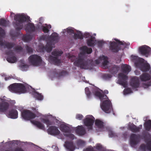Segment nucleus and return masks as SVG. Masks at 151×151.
<instances>
[{"instance_id":"obj_16","label":"nucleus","mask_w":151,"mask_h":151,"mask_svg":"<svg viewBox=\"0 0 151 151\" xmlns=\"http://www.w3.org/2000/svg\"><path fill=\"white\" fill-rule=\"evenodd\" d=\"M9 106V103L4 100L0 103V112L5 113L8 110Z\"/></svg>"},{"instance_id":"obj_46","label":"nucleus","mask_w":151,"mask_h":151,"mask_svg":"<svg viewBox=\"0 0 151 151\" xmlns=\"http://www.w3.org/2000/svg\"><path fill=\"white\" fill-rule=\"evenodd\" d=\"M102 58L104 60L102 63L103 65L105 66L106 65L109 63L108 61L107 60V57L105 56H103Z\"/></svg>"},{"instance_id":"obj_23","label":"nucleus","mask_w":151,"mask_h":151,"mask_svg":"<svg viewBox=\"0 0 151 151\" xmlns=\"http://www.w3.org/2000/svg\"><path fill=\"white\" fill-rule=\"evenodd\" d=\"M64 146L66 149L69 151H73L75 149V146L72 142L66 141Z\"/></svg>"},{"instance_id":"obj_9","label":"nucleus","mask_w":151,"mask_h":151,"mask_svg":"<svg viewBox=\"0 0 151 151\" xmlns=\"http://www.w3.org/2000/svg\"><path fill=\"white\" fill-rule=\"evenodd\" d=\"M95 119L92 116L91 117H87L83 120L84 124L85 125L88 127V130L92 129V126L94 123Z\"/></svg>"},{"instance_id":"obj_6","label":"nucleus","mask_w":151,"mask_h":151,"mask_svg":"<svg viewBox=\"0 0 151 151\" xmlns=\"http://www.w3.org/2000/svg\"><path fill=\"white\" fill-rule=\"evenodd\" d=\"M22 118L25 120H30L35 118L36 117L35 114L29 110H24L21 112Z\"/></svg>"},{"instance_id":"obj_50","label":"nucleus","mask_w":151,"mask_h":151,"mask_svg":"<svg viewBox=\"0 0 151 151\" xmlns=\"http://www.w3.org/2000/svg\"><path fill=\"white\" fill-rule=\"evenodd\" d=\"M64 135L71 139H74L75 138V136L74 134L69 133L68 134H64Z\"/></svg>"},{"instance_id":"obj_10","label":"nucleus","mask_w":151,"mask_h":151,"mask_svg":"<svg viewBox=\"0 0 151 151\" xmlns=\"http://www.w3.org/2000/svg\"><path fill=\"white\" fill-rule=\"evenodd\" d=\"M5 54L8 56L7 58V61L9 63H14L17 61V58L14 56V53L13 50H9L6 51Z\"/></svg>"},{"instance_id":"obj_43","label":"nucleus","mask_w":151,"mask_h":151,"mask_svg":"<svg viewBox=\"0 0 151 151\" xmlns=\"http://www.w3.org/2000/svg\"><path fill=\"white\" fill-rule=\"evenodd\" d=\"M41 120L43 123L46 124L47 127H48L52 124L51 122L48 119H42Z\"/></svg>"},{"instance_id":"obj_13","label":"nucleus","mask_w":151,"mask_h":151,"mask_svg":"<svg viewBox=\"0 0 151 151\" xmlns=\"http://www.w3.org/2000/svg\"><path fill=\"white\" fill-rule=\"evenodd\" d=\"M129 84L133 89L138 88L140 85L139 80L138 78L135 76L132 77L130 80Z\"/></svg>"},{"instance_id":"obj_39","label":"nucleus","mask_w":151,"mask_h":151,"mask_svg":"<svg viewBox=\"0 0 151 151\" xmlns=\"http://www.w3.org/2000/svg\"><path fill=\"white\" fill-rule=\"evenodd\" d=\"M74 37L75 39H83L82 34L80 31L78 32L77 34H74Z\"/></svg>"},{"instance_id":"obj_59","label":"nucleus","mask_w":151,"mask_h":151,"mask_svg":"<svg viewBox=\"0 0 151 151\" xmlns=\"http://www.w3.org/2000/svg\"><path fill=\"white\" fill-rule=\"evenodd\" d=\"M14 151H24L21 148H16Z\"/></svg>"},{"instance_id":"obj_35","label":"nucleus","mask_w":151,"mask_h":151,"mask_svg":"<svg viewBox=\"0 0 151 151\" xmlns=\"http://www.w3.org/2000/svg\"><path fill=\"white\" fill-rule=\"evenodd\" d=\"M144 126L146 130L150 131L151 129V120H149L145 122Z\"/></svg>"},{"instance_id":"obj_24","label":"nucleus","mask_w":151,"mask_h":151,"mask_svg":"<svg viewBox=\"0 0 151 151\" xmlns=\"http://www.w3.org/2000/svg\"><path fill=\"white\" fill-rule=\"evenodd\" d=\"M60 130L63 132L70 133L72 131L71 128L65 124H62L60 127Z\"/></svg>"},{"instance_id":"obj_17","label":"nucleus","mask_w":151,"mask_h":151,"mask_svg":"<svg viewBox=\"0 0 151 151\" xmlns=\"http://www.w3.org/2000/svg\"><path fill=\"white\" fill-rule=\"evenodd\" d=\"M110 150H106L103 147L102 145L100 144H97L96 145V149L93 148H87L83 150V151H110Z\"/></svg>"},{"instance_id":"obj_56","label":"nucleus","mask_w":151,"mask_h":151,"mask_svg":"<svg viewBox=\"0 0 151 151\" xmlns=\"http://www.w3.org/2000/svg\"><path fill=\"white\" fill-rule=\"evenodd\" d=\"M109 135L110 137H115L116 135L113 131H111L109 132Z\"/></svg>"},{"instance_id":"obj_8","label":"nucleus","mask_w":151,"mask_h":151,"mask_svg":"<svg viewBox=\"0 0 151 151\" xmlns=\"http://www.w3.org/2000/svg\"><path fill=\"white\" fill-rule=\"evenodd\" d=\"M109 50L114 53H117L121 50V47L118 43L114 41H111L109 43Z\"/></svg>"},{"instance_id":"obj_62","label":"nucleus","mask_w":151,"mask_h":151,"mask_svg":"<svg viewBox=\"0 0 151 151\" xmlns=\"http://www.w3.org/2000/svg\"><path fill=\"white\" fill-rule=\"evenodd\" d=\"M78 142L79 143L81 144H83L84 143V142L81 140H79L78 141Z\"/></svg>"},{"instance_id":"obj_61","label":"nucleus","mask_w":151,"mask_h":151,"mask_svg":"<svg viewBox=\"0 0 151 151\" xmlns=\"http://www.w3.org/2000/svg\"><path fill=\"white\" fill-rule=\"evenodd\" d=\"M140 147L143 149H145V146L144 144H142L140 146Z\"/></svg>"},{"instance_id":"obj_41","label":"nucleus","mask_w":151,"mask_h":151,"mask_svg":"<svg viewBox=\"0 0 151 151\" xmlns=\"http://www.w3.org/2000/svg\"><path fill=\"white\" fill-rule=\"evenodd\" d=\"M32 36L30 35H27L24 36L22 38V40L25 42H28L32 39Z\"/></svg>"},{"instance_id":"obj_1","label":"nucleus","mask_w":151,"mask_h":151,"mask_svg":"<svg viewBox=\"0 0 151 151\" xmlns=\"http://www.w3.org/2000/svg\"><path fill=\"white\" fill-rule=\"evenodd\" d=\"M94 94L95 96L98 97L101 101H102L104 99H107L102 101L101 106L102 109L105 112L110 113L112 109V106L111 101L109 99L107 96L98 91H95Z\"/></svg>"},{"instance_id":"obj_21","label":"nucleus","mask_w":151,"mask_h":151,"mask_svg":"<svg viewBox=\"0 0 151 151\" xmlns=\"http://www.w3.org/2000/svg\"><path fill=\"white\" fill-rule=\"evenodd\" d=\"M59 37L58 34L56 32H53L49 37V42H51L52 43L53 42L55 43L58 42Z\"/></svg>"},{"instance_id":"obj_37","label":"nucleus","mask_w":151,"mask_h":151,"mask_svg":"<svg viewBox=\"0 0 151 151\" xmlns=\"http://www.w3.org/2000/svg\"><path fill=\"white\" fill-rule=\"evenodd\" d=\"M9 24V21H7L4 19H1L0 20V25L4 27H6Z\"/></svg>"},{"instance_id":"obj_5","label":"nucleus","mask_w":151,"mask_h":151,"mask_svg":"<svg viewBox=\"0 0 151 151\" xmlns=\"http://www.w3.org/2000/svg\"><path fill=\"white\" fill-rule=\"evenodd\" d=\"M30 63L35 66L40 65L41 63L42 60L41 57L37 55H32L28 58Z\"/></svg>"},{"instance_id":"obj_51","label":"nucleus","mask_w":151,"mask_h":151,"mask_svg":"<svg viewBox=\"0 0 151 151\" xmlns=\"http://www.w3.org/2000/svg\"><path fill=\"white\" fill-rule=\"evenodd\" d=\"M5 35L4 30L1 27H0V38H3Z\"/></svg>"},{"instance_id":"obj_18","label":"nucleus","mask_w":151,"mask_h":151,"mask_svg":"<svg viewBox=\"0 0 151 151\" xmlns=\"http://www.w3.org/2000/svg\"><path fill=\"white\" fill-rule=\"evenodd\" d=\"M2 38H0V46H4V48H7L8 50L12 49L15 46V44L14 43L9 42H4L1 39Z\"/></svg>"},{"instance_id":"obj_58","label":"nucleus","mask_w":151,"mask_h":151,"mask_svg":"<svg viewBox=\"0 0 151 151\" xmlns=\"http://www.w3.org/2000/svg\"><path fill=\"white\" fill-rule=\"evenodd\" d=\"M103 44V42L101 41H99L98 42V45L99 47H101Z\"/></svg>"},{"instance_id":"obj_27","label":"nucleus","mask_w":151,"mask_h":151,"mask_svg":"<svg viewBox=\"0 0 151 151\" xmlns=\"http://www.w3.org/2000/svg\"><path fill=\"white\" fill-rule=\"evenodd\" d=\"M121 68L123 73L128 74L131 70V67L127 64H124L122 65Z\"/></svg>"},{"instance_id":"obj_4","label":"nucleus","mask_w":151,"mask_h":151,"mask_svg":"<svg viewBox=\"0 0 151 151\" xmlns=\"http://www.w3.org/2000/svg\"><path fill=\"white\" fill-rule=\"evenodd\" d=\"M74 65L81 69H87L88 68V62L83 57L79 56L73 63Z\"/></svg>"},{"instance_id":"obj_15","label":"nucleus","mask_w":151,"mask_h":151,"mask_svg":"<svg viewBox=\"0 0 151 151\" xmlns=\"http://www.w3.org/2000/svg\"><path fill=\"white\" fill-rule=\"evenodd\" d=\"M48 134L51 135L55 136L59 135L60 132L58 128L55 126L50 127L47 130Z\"/></svg>"},{"instance_id":"obj_52","label":"nucleus","mask_w":151,"mask_h":151,"mask_svg":"<svg viewBox=\"0 0 151 151\" xmlns=\"http://www.w3.org/2000/svg\"><path fill=\"white\" fill-rule=\"evenodd\" d=\"M66 31L68 33H74L73 30L71 28H67L66 30L64 29L63 32H65Z\"/></svg>"},{"instance_id":"obj_55","label":"nucleus","mask_w":151,"mask_h":151,"mask_svg":"<svg viewBox=\"0 0 151 151\" xmlns=\"http://www.w3.org/2000/svg\"><path fill=\"white\" fill-rule=\"evenodd\" d=\"M138 58V56H134L133 55H132L131 56V59L132 61H137Z\"/></svg>"},{"instance_id":"obj_42","label":"nucleus","mask_w":151,"mask_h":151,"mask_svg":"<svg viewBox=\"0 0 151 151\" xmlns=\"http://www.w3.org/2000/svg\"><path fill=\"white\" fill-rule=\"evenodd\" d=\"M63 53L62 52L60 51H54L52 52V55L55 56V57L60 56Z\"/></svg>"},{"instance_id":"obj_44","label":"nucleus","mask_w":151,"mask_h":151,"mask_svg":"<svg viewBox=\"0 0 151 151\" xmlns=\"http://www.w3.org/2000/svg\"><path fill=\"white\" fill-rule=\"evenodd\" d=\"M16 45V44L14 43ZM15 45L13 47L14 50L17 52H20L22 51L23 48L20 45H17L16 46H15Z\"/></svg>"},{"instance_id":"obj_25","label":"nucleus","mask_w":151,"mask_h":151,"mask_svg":"<svg viewBox=\"0 0 151 151\" xmlns=\"http://www.w3.org/2000/svg\"><path fill=\"white\" fill-rule=\"evenodd\" d=\"M81 51L82 53L83 54H89L92 52V50L91 48H88L86 46H83L80 48Z\"/></svg>"},{"instance_id":"obj_29","label":"nucleus","mask_w":151,"mask_h":151,"mask_svg":"<svg viewBox=\"0 0 151 151\" xmlns=\"http://www.w3.org/2000/svg\"><path fill=\"white\" fill-rule=\"evenodd\" d=\"M141 80L142 81H145L150 79V75L147 73H144L140 76Z\"/></svg>"},{"instance_id":"obj_36","label":"nucleus","mask_w":151,"mask_h":151,"mask_svg":"<svg viewBox=\"0 0 151 151\" xmlns=\"http://www.w3.org/2000/svg\"><path fill=\"white\" fill-rule=\"evenodd\" d=\"M114 40L118 43L119 45L120 46V47L121 45H123L124 46L123 48H122V49L125 48H127L130 45V43H126L125 42H122V41H120L118 40H117L116 39H115Z\"/></svg>"},{"instance_id":"obj_31","label":"nucleus","mask_w":151,"mask_h":151,"mask_svg":"<svg viewBox=\"0 0 151 151\" xmlns=\"http://www.w3.org/2000/svg\"><path fill=\"white\" fill-rule=\"evenodd\" d=\"M31 122L32 124L36 126L37 127L40 129H43L45 128L44 125L40 122L35 120H32L31 121Z\"/></svg>"},{"instance_id":"obj_63","label":"nucleus","mask_w":151,"mask_h":151,"mask_svg":"<svg viewBox=\"0 0 151 151\" xmlns=\"http://www.w3.org/2000/svg\"><path fill=\"white\" fill-rule=\"evenodd\" d=\"M104 94H108L109 93V92L107 90H105L104 91Z\"/></svg>"},{"instance_id":"obj_28","label":"nucleus","mask_w":151,"mask_h":151,"mask_svg":"<svg viewBox=\"0 0 151 151\" xmlns=\"http://www.w3.org/2000/svg\"><path fill=\"white\" fill-rule=\"evenodd\" d=\"M119 69V67L114 65L109 69V72L113 75L117 73Z\"/></svg>"},{"instance_id":"obj_60","label":"nucleus","mask_w":151,"mask_h":151,"mask_svg":"<svg viewBox=\"0 0 151 151\" xmlns=\"http://www.w3.org/2000/svg\"><path fill=\"white\" fill-rule=\"evenodd\" d=\"M151 85V83L150 82H149L145 84V86L147 87H148Z\"/></svg>"},{"instance_id":"obj_40","label":"nucleus","mask_w":151,"mask_h":151,"mask_svg":"<svg viewBox=\"0 0 151 151\" xmlns=\"http://www.w3.org/2000/svg\"><path fill=\"white\" fill-rule=\"evenodd\" d=\"M33 95L38 100H42L43 99V96L41 94L37 92H34L33 93Z\"/></svg>"},{"instance_id":"obj_45","label":"nucleus","mask_w":151,"mask_h":151,"mask_svg":"<svg viewBox=\"0 0 151 151\" xmlns=\"http://www.w3.org/2000/svg\"><path fill=\"white\" fill-rule=\"evenodd\" d=\"M85 91L87 97L88 98H90L91 95V93L89 91V88L88 87L85 88Z\"/></svg>"},{"instance_id":"obj_64","label":"nucleus","mask_w":151,"mask_h":151,"mask_svg":"<svg viewBox=\"0 0 151 151\" xmlns=\"http://www.w3.org/2000/svg\"><path fill=\"white\" fill-rule=\"evenodd\" d=\"M11 78L10 77H5V80L7 81L8 80L10 79Z\"/></svg>"},{"instance_id":"obj_34","label":"nucleus","mask_w":151,"mask_h":151,"mask_svg":"<svg viewBox=\"0 0 151 151\" xmlns=\"http://www.w3.org/2000/svg\"><path fill=\"white\" fill-rule=\"evenodd\" d=\"M150 68V66L148 64H144L142 65L140 67L141 70L143 72H146L149 70Z\"/></svg>"},{"instance_id":"obj_19","label":"nucleus","mask_w":151,"mask_h":151,"mask_svg":"<svg viewBox=\"0 0 151 151\" xmlns=\"http://www.w3.org/2000/svg\"><path fill=\"white\" fill-rule=\"evenodd\" d=\"M7 116L9 118L16 119L18 117V112L15 109H12L9 110Z\"/></svg>"},{"instance_id":"obj_30","label":"nucleus","mask_w":151,"mask_h":151,"mask_svg":"<svg viewBox=\"0 0 151 151\" xmlns=\"http://www.w3.org/2000/svg\"><path fill=\"white\" fill-rule=\"evenodd\" d=\"M50 60L55 65H58L60 63V60L57 57L51 56L49 57Z\"/></svg>"},{"instance_id":"obj_12","label":"nucleus","mask_w":151,"mask_h":151,"mask_svg":"<svg viewBox=\"0 0 151 151\" xmlns=\"http://www.w3.org/2000/svg\"><path fill=\"white\" fill-rule=\"evenodd\" d=\"M143 137L146 143L147 149L151 151V135L148 132H145L144 133Z\"/></svg>"},{"instance_id":"obj_54","label":"nucleus","mask_w":151,"mask_h":151,"mask_svg":"<svg viewBox=\"0 0 151 151\" xmlns=\"http://www.w3.org/2000/svg\"><path fill=\"white\" fill-rule=\"evenodd\" d=\"M42 31L45 33H48L49 31V30L47 27L43 26L42 28Z\"/></svg>"},{"instance_id":"obj_14","label":"nucleus","mask_w":151,"mask_h":151,"mask_svg":"<svg viewBox=\"0 0 151 151\" xmlns=\"http://www.w3.org/2000/svg\"><path fill=\"white\" fill-rule=\"evenodd\" d=\"M140 142V135L134 134H131L130 137V143L132 145L137 144Z\"/></svg>"},{"instance_id":"obj_26","label":"nucleus","mask_w":151,"mask_h":151,"mask_svg":"<svg viewBox=\"0 0 151 151\" xmlns=\"http://www.w3.org/2000/svg\"><path fill=\"white\" fill-rule=\"evenodd\" d=\"M26 30L29 32H34L36 30L35 27L33 23H28L26 27Z\"/></svg>"},{"instance_id":"obj_47","label":"nucleus","mask_w":151,"mask_h":151,"mask_svg":"<svg viewBox=\"0 0 151 151\" xmlns=\"http://www.w3.org/2000/svg\"><path fill=\"white\" fill-rule=\"evenodd\" d=\"M112 76L109 74H106L103 75V78L106 80L109 79L112 77Z\"/></svg>"},{"instance_id":"obj_32","label":"nucleus","mask_w":151,"mask_h":151,"mask_svg":"<svg viewBox=\"0 0 151 151\" xmlns=\"http://www.w3.org/2000/svg\"><path fill=\"white\" fill-rule=\"evenodd\" d=\"M52 43L51 42L48 41L45 46H44L45 50L47 52H49L51 51L52 49Z\"/></svg>"},{"instance_id":"obj_57","label":"nucleus","mask_w":151,"mask_h":151,"mask_svg":"<svg viewBox=\"0 0 151 151\" xmlns=\"http://www.w3.org/2000/svg\"><path fill=\"white\" fill-rule=\"evenodd\" d=\"M137 61L141 63H143L144 61V59L142 58H138Z\"/></svg>"},{"instance_id":"obj_2","label":"nucleus","mask_w":151,"mask_h":151,"mask_svg":"<svg viewBox=\"0 0 151 151\" xmlns=\"http://www.w3.org/2000/svg\"><path fill=\"white\" fill-rule=\"evenodd\" d=\"M14 15V19L16 21L13 22V25L17 31H19L22 29L23 27V23L27 20H29L30 17L23 14H15L13 13H11V16Z\"/></svg>"},{"instance_id":"obj_7","label":"nucleus","mask_w":151,"mask_h":151,"mask_svg":"<svg viewBox=\"0 0 151 151\" xmlns=\"http://www.w3.org/2000/svg\"><path fill=\"white\" fill-rule=\"evenodd\" d=\"M151 52V48L146 45L140 47L139 48V53L146 57H148L150 55Z\"/></svg>"},{"instance_id":"obj_33","label":"nucleus","mask_w":151,"mask_h":151,"mask_svg":"<svg viewBox=\"0 0 151 151\" xmlns=\"http://www.w3.org/2000/svg\"><path fill=\"white\" fill-rule=\"evenodd\" d=\"M87 44L88 46L92 47L94 46L95 43V37L91 36V38L87 40Z\"/></svg>"},{"instance_id":"obj_48","label":"nucleus","mask_w":151,"mask_h":151,"mask_svg":"<svg viewBox=\"0 0 151 151\" xmlns=\"http://www.w3.org/2000/svg\"><path fill=\"white\" fill-rule=\"evenodd\" d=\"M132 91L131 89L129 88H127L125 89L124 90V94H127L132 93Z\"/></svg>"},{"instance_id":"obj_11","label":"nucleus","mask_w":151,"mask_h":151,"mask_svg":"<svg viewBox=\"0 0 151 151\" xmlns=\"http://www.w3.org/2000/svg\"><path fill=\"white\" fill-rule=\"evenodd\" d=\"M118 83L122 86L126 88L127 86V81L128 76L125 75L123 73H119V74Z\"/></svg>"},{"instance_id":"obj_49","label":"nucleus","mask_w":151,"mask_h":151,"mask_svg":"<svg viewBox=\"0 0 151 151\" xmlns=\"http://www.w3.org/2000/svg\"><path fill=\"white\" fill-rule=\"evenodd\" d=\"M25 47L28 53H32L33 51V49L31 47H29L28 45H26Z\"/></svg>"},{"instance_id":"obj_3","label":"nucleus","mask_w":151,"mask_h":151,"mask_svg":"<svg viewBox=\"0 0 151 151\" xmlns=\"http://www.w3.org/2000/svg\"><path fill=\"white\" fill-rule=\"evenodd\" d=\"M9 91L12 92L20 94L24 93L26 91L24 85L21 83H14L10 85L9 87Z\"/></svg>"},{"instance_id":"obj_22","label":"nucleus","mask_w":151,"mask_h":151,"mask_svg":"<svg viewBox=\"0 0 151 151\" xmlns=\"http://www.w3.org/2000/svg\"><path fill=\"white\" fill-rule=\"evenodd\" d=\"M76 132L79 135L82 136L86 134L85 128L82 126H78L76 128Z\"/></svg>"},{"instance_id":"obj_53","label":"nucleus","mask_w":151,"mask_h":151,"mask_svg":"<svg viewBox=\"0 0 151 151\" xmlns=\"http://www.w3.org/2000/svg\"><path fill=\"white\" fill-rule=\"evenodd\" d=\"M83 118V116L81 114H77L76 115V118L79 120H81Z\"/></svg>"},{"instance_id":"obj_38","label":"nucleus","mask_w":151,"mask_h":151,"mask_svg":"<svg viewBox=\"0 0 151 151\" xmlns=\"http://www.w3.org/2000/svg\"><path fill=\"white\" fill-rule=\"evenodd\" d=\"M103 122L99 119L95 121V124L98 128H102L104 127Z\"/></svg>"},{"instance_id":"obj_20","label":"nucleus","mask_w":151,"mask_h":151,"mask_svg":"<svg viewBox=\"0 0 151 151\" xmlns=\"http://www.w3.org/2000/svg\"><path fill=\"white\" fill-rule=\"evenodd\" d=\"M128 129L134 133H137L140 132V129L142 128V125H139L137 127L134 124H132L128 125Z\"/></svg>"}]
</instances>
